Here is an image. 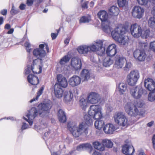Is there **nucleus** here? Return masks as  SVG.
<instances>
[{
    "label": "nucleus",
    "instance_id": "obj_1",
    "mask_svg": "<svg viewBox=\"0 0 155 155\" xmlns=\"http://www.w3.org/2000/svg\"><path fill=\"white\" fill-rule=\"evenodd\" d=\"M126 32L125 28L119 26L112 31L111 35L113 38L116 41L125 45L129 41V38L128 36L123 35Z\"/></svg>",
    "mask_w": 155,
    "mask_h": 155
},
{
    "label": "nucleus",
    "instance_id": "obj_2",
    "mask_svg": "<svg viewBox=\"0 0 155 155\" xmlns=\"http://www.w3.org/2000/svg\"><path fill=\"white\" fill-rule=\"evenodd\" d=\"M68 127L72 135L76 137H79L84 133L86 134L88 133L87 129L85 127L83 123L80 124L78 126L75 123L70 122L68 124Z\"/></svg>",
    "mask_w": 155,
    "mask_h": 155
},
{
    "label": "nucleus",
    "instance_id": "obj_3",
    "mask_svg": "<svg viewBox=\"0 0 155 155\" xmlns=\"http://www.w3.org/2000/svg\"><path fill=\"white\" fill-rule=\"evenodd\" d=\"M124 108L125 112L130 116L136 117L139 114V110L136 105L130 100L125 103Z\"/></svg>",
    "mask_w": 155,
    "mask_h": 155
},
{
    "label": "nucleus",
    "instance_id": "obj_4",
    "mask_svg": "<svg viewBox=\"0 0 155 155\" xmlns=\"http://www.w3.org/2000/svg\"><path fill=\"white\" fill-rule=\"evenodd\" d=\"M101 108L98 105L91 106L88 113L89 115L95 120H100L103 117Z\"/></svg>",
    "mask_w": 155,
    "mask_h": 155
},
{
    "label": "nucleus",
    "instance_id": "obj_5",
    "mask_svg": "<svg viewBox=\"0 0 155 155\" xmlns=\"http://www.w3.org/2000/svg\"><path fill=\"white\" fill-rule=\"evenodd\" d=\"M139 77V73L138 71H132L127 76V82L129 85L134 86L137 84Z\"/></svg>",
    "mask_w": 155,
    "mask_h": 155
},
{
    "label": "nucleus",
    "instance_id": "obj_6",
    "mask_svg": "<svg viewBox=\"0 0 155 155\" xmlns=\"http://www.w3.org/2000/svg\"><path fill=\"white\" fill-rule=\"evenodd\" d=\"M114 118L115 122L118 125L124 127L127 125V119L124 113L118 112L115 114Z\"/></svg>",
    "mask_w": 155,
    "mask_h": 155
},
{
    "label": "nucleus",
    "instance_id": "obj_7",
    "mask_svg": "<svg viewBox=\"0 0 155 155\" xmlns=\"http://www.w3.org/2000/svg\"><path fill=\"white\" fill-rule=\"evenodd\" d=\"M51 107V104L50 103H41L39 104L38 107L39 115L43 117L46 114L49 113Z\"/></svg>",
    "mask_w": 155,
    "mask_h": 155
},
{
    "label": "nucleus",
    "instance_id": "obj_8",
    "mask_svg": "<svg viewBox=\"0 0 155 155\" xmlns=\"http://www.w3.org/2000/svg\"><path fill=\"white\" fill-rule=\"evenodd\" d=\"M103 41L102 40H97L89 46L90 51L96 52L101 50V52L103 53L105 51V48H103Z\"/></svg>",
    "mask_w": 155,
    "mask_h": 155
},
{
    "label": "nucleus",
    "instance_id": "obj_9",
    "mask_svg": "<svg viewBox=\"0 0 155 155\" xmlns=\"http://www.w3.org/2000/svg\"><path fill=\"white\" fill-rule=\"evenodd\" d=\"M39 47V48H37L34 50L33 53L34 55L40 59L44 57L45 55V52L44 50V47L46 48L47 52H49V48L48 45L46 44L45 45V46L44 44H40Z\"/></svg>",
    "mask_w": 155,
    "mask_h": 155
},
{
    "label": "nucleus",
    "instance_id": "obj_10",
    "mask_svg": "<svg viewBox=\"0 0 155 155\" xmlns=\"http://www.w3.org/2000/svg\"><path fill=\"white\" fill-rule=\"evenodd\" d=\"M130 31L132 35L136 38L141 36L142 32L141 27L137 23L131 25L130 28Z\"/></svg>",
    "mask_w": 155,
    "mask_h": 155
},
{
    "label": "nucleus",
    "instance_id": "obj_11",
    "mask_svg": "<svg viewBox=\"0 0 155 155\" xmlns=\"http://www.w3.org/2000/svg\"><path fill=\"white\" fill-rule=\"evenodd\" d=\"M130 93L131 96L135 99L140 98L143 94V89L139 86L132 87L130 89Z\"/></svg>",
    "mask_w": 155,
    "mask_h": 155
},
{
    "label": "nucleus",
    "instance_id": "obj_12",
    "mask_svg": "<svg viewBox=\"0 0 155 155\" xmlns=\"http://www.w3.org/2000/svg\"><path fill=\"white\" fill-rule=\"evenodd\" d=\"M38 113V112L37 109L35 107H33L28 111V113L26 115V116L28 119L24 117L23 118L24 119L28 122L30 126H31L33 124V119L37 115Z\"/></svg>",
    "mask_w": 155,
    "mask_h": 155
},
{
    "label": "nucleus",
    "instance_id": "obj_13",
    "mask_svg": "<svg viewBox=\"0 0 155 155\" xmlns=\"http://www.w3.org/2000/svg\"><path fill=\"white\" fill-rule=\"evenodd\" d=\"M144 12V8L139 6H135L132 9V14L133 16L140 19L143 16Z\"/></svg>",
    "mask_w": 155,
    "mask_h": 155
},
{
    "label": "nucleus",
    "instance_id": "obj_14",
    "mask_svg": "<svg viewBox=\"0 0 155 155\" xmlns=\"http://www.w3.org/2000/svg\"><path fill=\"white\" fill-rule=\"evenodd\" d=\"M58 82L55 85L57 84L60 87L66 88L68 84V82L66 78L61 74L58 75L57 77Z\"/></svg>",
    "mask_w": 155,
    "mask_h": 155
},
{
    "label": "nucleus",
    "instance_id": "obj_15",
    "mask_svg": "<svg viewBox=\"0 0 155 155\" xmlns=\"http://www.w3.org/2000/svg\"><path fill=\"white\" fill-rule=\"evenodd\" d=\"M41 61V59H36L33 61V64L32 65L34 69L33 72L34 73L40 74L42 71V67L40 65Z\"/></svg>",
    "mask_w": 155,
    "mask_h": 155
},
{
    "label": "nucleus",
    "instance_id": "obj_16",
    "mask_svg": "<svg viewBox=\"0 0 155 155\" xmlns=\"http://www.w3.org/2000/svg\"><path fill=\"white\" fill-rule=\"evenodd\" d=\"M134 57L140 61H144L146 57L145 51L139 49L135 50L133 53Z\"/></svg>",
    "mask_w": 155,
    "mask_h": 155
},
{
    "label": "nucleus",
    "instance_id": "obj_17",
    "mask_svg": "<svg viewBox=\"0 0 155 155\" xmlns=\"http://www.w3.org/2000/svg\"><path fill=\"white\" fill-rule=\"evenodd\" d=\"M100 97L99 95L95 92H91L88 97V101L91 104H96L99 101Z\"/></svg>",
    "mask_w": 155,
    "mask_h": 155
},
{
    "label": "nucleus",
    "instance_id": "obj_18",
    "mask_svg": "<svg viewBox=\"0 0 155 155\" xmlns=\"http://www.w3.org/2000/svg\"><path fill=\"white\" fill-rule=\"evenodd\" d=\"M144 84L145 88L149 91L155 90V82L152 79L148 78L145 79Z\"/></svg>",
    "mask_w": 155,
    "mask_h": 155
},
{
    "label": "nucleus",
    "instance_id": "obj_19",
    "mask_svg": "<svg viewBox=\"0 0 155 155\" xmlns=\"http://www.w3.org/2000/svg\"><path fill=\"white\" fill-rule=\"evenodd\" d=\"M71 67L76 70H78L81 68V62L80 59L78 58H72L71 61Z\"/></svg>",
    "mask_w": 155,
    "mask_h": 155
},
{
    "label": "nucleus",
    "instance_id": "obj_20",
    "mask_svg": "<svg viewBox=\"0 0 155 155\" xmlns=\"http://www.w3.org/2000/svg\"><path fill=\"white\" fill-rule=\"evenodd\" d=\"M81 81V78L77 75H74L70 79L69 81V84L72 87L79 85Z\"/></svg>",
    "mask_w": 155,
    "mask_h": 155
},
{
    "label": "nucleus",
    "instance_id": "obj_21",
    "mask_svg": "<svg viewBox=\"0 0 155 155\" xmlns=\"http://www.w3.org/2000/svg\"><path fill=\"white\" fill-rule=\"evenodd\" d=\"M106 53L108 56L112 57L114 56L117 53L116 45L114 44H112L107 48Z\"/></svg>",
    "mask_w": 155,
    "mask_h": 155
},
{
    "label": "nucleus",
    "instance_id": "obj_22",
    "mask_svg": "<svg viewBox=\"0 0 155 155\" xmlns=\"http://www.w3.org/2000/svg\"><path fill=\"white\" fill-rule=\"evenodd\" d=\"M54 90L55 97L60 99L63 97L64 91L61 88L58 87V85L57 84L54 85Z\"/></svg>",
    "mask_w": 155,
    "mask_h": 155
},
{
    "label": "nucleus",
    "instance_id": "obj_23",
    "mask_svg": "<svg viewBox=\"0 0 155 155\" xmlns=\"http://www.w3.org/2000/svg\"><path fill=\"white\" fill-rule=\"evenodd\" d=\"M122 150L126 155H131L134 152V149L133 146L126 144L122 147Z\"/></svg>",
    "mask_w": 155,
    "mask_h": 155
},
{
    "label": "nucleus",
    "instance_id": "obj_24",
    "mask_svg": "<svg viewBox=\"0 0 155 155\" xmlns=\"http://www.w3.org/2000/svg\"><path fill=\"white\" fill-rule=\"evenodd\" d=\"M115 130V127L112 124H107L103 128V130L106 134H112Z\"/></svg>",
    "mask_w": 155,
    "mask_h": 155
},
{
    "label": "nucleus",
    "instance_id": "obj_25",
    "mask_svg": "<svg viewBox=\"0 0 155 155\" xmlns=\"http://www.w3.org/2000/svg\"><path fill=\"white\" fill-rule=\"evenodd\" d=\"M126 60L122 57H117L115 60V65L117 68H121L126 63Z\"/></svg>",
    "mask_w": 155,
    "mask_h": 155
},
{
    "label": "nucleus",
    "instance_id": "obj_26",
    "mask_svg": "<svg viewBox=\"0 0 155 155\" xmlns=\"http://www.w3.org/2000/svg\"><path fill=\"white\" fill-rule=\"evenodd\" d=\"M28 82L33 85H36L39 83L38 78L32 74H29L27 77Z\"/></svg>",
    "mask_w": 155,
    "mask_h": 155
},
{
    "label": "nucleus",
    "instance_id": "obj_27",
    "mask_svg": "<svg viewBox=\"0 0 155 155\" xmlns=\"http://www.w3.org/2000/svg\"><path fill=\"white\" fill-rule=\"evenodd\" d=\"M97 16L103 22L107 21L108 15L105 11H101L97 13Z\"/></svg>",
    "mask_w": 155,
    "mask_h": 155
},
{
    "label": "nucleus",
    "instance_id": "obj_28",
    "mask_svg": "<svg viewBox=\"0 0 155 155\" xmlns=\"http://www.w3.org/2000/svg\"><path fill=\"white\" fill-rule=\"evenodd\" d=\"M81 76L82 81H87L90 77V74L88 70L84 69L81 72Z\"/></svg>",
    "mask_w": 155,
    "mask_h": 155
},
{
    "label": "nucleus",
    "instance_id": "obj_29",
    "mask_svg": "<svg viewBox=\"0 0 155 155\" xmlns=\"http://www.w3.org/2000/svg\"><path fill=\"white\" fill-rule=\"evenodd\" d=\"M89 149L90 150L89 153H91V152L93 150V148L91 145L89 143H83L79 145L77 147V150L78 151H80L84 149Z\"/></svg>",
    "mask_w": 155,
    "mask_h": 155
},
{
    "label": "nucleus",
    "instance_id": "obj_30",
    "mask_svg": "<svg viewBox=\"0 0 155 155\" xmlns=\"http://www.w3.org/2000/svg\"><path fill=\"white\" fill-rule=\"evenodd\" d=\"M77 50L80 54H87L90 51L89 46L87 45H82L79 46L78 47Z\"/></svg>",
    "mask_w": 155,
    "mask_h": 155
},
{
    "label": "nucleus",
    "instance_id": "obj_31",
    "mask_svg": "<svg viewBox=\"0 0 155 155\" xmlns=\"http://www.w3.org/2000/svg\"><path fill=\"white\" fill-rule=\"evenodd\" d=\"M93 145L94 148L100 151H103L105 149V147L104 146L103 143H101L98 141L93 142Z\"/></svg>",
    "mask_w": 155,
    "mask_h": 155
},
{
    "label": "nucleus",
    "instance_id": "obj_32",
    "mask_svg": "<svg viewBox=\"0 0 155 155\" xmlns=\"http://www.w3.org/2000/svg\"><path fill=\"white\" fill-rule=\"evenodd\" d=\"M58 116L60 122L64 123L66 121V116L64 111L60 109L59 110Z\"/></svg>",
    "mask_w": 155,
    "mask_h": 155
},
{
    "label": "nucleus",
    "instance_id": "obj_33",
    "mask_svg": "<svg viewBox=\"0 0 155 155\" xmlns=\"http://www.w3.org/2000/svg\"><path fill=\"white\" fill-rule=\"evenodd\" d=\"M110 22L108 21H105L102 23V27L104 32L108 33L110 32Z\"/></svg>",
    "mask_w": 155,
    "mask_h": 155
},
{
    "label": "nucleus",
    "instance_id": "obj_34",
    "mask_svg": "<svg viewBox=\"0 0 155 155\" xmlns=\"http://www.w3.org/2000/svg\"><path fill=\"white\" fill-rule=\"evenodd\" d=\"M109 11L110 15L114 16L118 15L119 12V8L114 6L111 7L109 9Z\"/></svg>",
    "mask_w": 155,
    "mask_h": 155
},
{
    "label": "nucleus",
    "instance_id": "obj_35",
    "mask_svg": "<svg viewBox=\"0 0 155 155\" xmlns=\"http://www.w3.org/2000/svg\"><path fill=\"white\" fill-rule=\"evenodd\" d=\"M73 97L72 93L71 91H66L64 93V100L66 101H71Z\"/></svg>",
    "mask_w": 155,
    "mask_h": 155
},
{
    "label": "nucleus",
    "instance_id": "obj_36",
    "mask_svg": "<svg viewBox=\"0 0 155 155\" xmlns=\"http://www.w3.org/2000/svg\"><path fill=\"white\" fill-rule=\"evenodd\" d=\"M104 124L103 120H97L95 122L94 126L95 128L98 130H101Z\"/></svg>",
    "mask_w": 155,
    "mask_h": 155
},
{
    "label": "nucleus",
    "instance_id": "obj_37",
    "mask_svg": "<svg viewBox=\"0 0 155 155\" xmlns=\"http://www.w3.org/2000/svg\"><path fill=\"white\" fill-rule=\"evenodd\" d=\"M102 143L105 147L108 148H111L113 145V142L110 140L104 139L102 140Z\"/></svg>",
    "mask_w": 155,
    "mask_h": 155
},
{
    "label": "nucleus",
    "instance_id": "obj_38",
    "mask_svg": "<svg viewBox=\"0 0 155 155\" xmlns=\"http://www.w3.org/2000/svg\"><path fill=\"white\" fill-rule=\"evenodd\" d=\"M148 25L149 27L155 29V17H150L148 21Z\"/></svg>",
    "mask_w": 155,
    "mask_h": 155
},
{
    "label": "nucleus",
    "instance_id": "obj_39",
    "mask_svg": "<svg viewBox=\"0 0 155 155\" xmlns=\"http://www.w3.org/2000/svg\"><path fill=\"white\" fill-rule=\"evenodd\" d=\"M113 63V61L111 58H107L104 59L103 65L104 66L107 67L112 64Z\"/></svg>",
    "mask_w": 155,
    "mask_h": 155
},
{
    "label": "nucleus",
    "instance_id": "obj_40",
    "mask_svg": "<svg viewBox=\"0 0 155 155\" xmlns=\"http://www.w3.org/2000/svg\"><path fill=\"white\" fill-rule=\"evenodd\" d=\"M148 96V100L153 102L155 101V89L150 91Z\"/></svg>",
    "mask_w": 155,
    "mask_h": 155
},
{
    "label": "nucleus",
    "instance_id": "obj_41",
    "mask_svg": "<svg viewBox=\"0 0 155 155\" xmlns=\"http://www.w3.org/2000/svg\"><path fill=\"white\" fill-rule=\"evenodd\" d=\"M147 48V44L146 43L142 42L140 41L139 43L138 47L137 49L145 51V50Z\"/></svg>",
    "mask_w": 155,
    "mask_h": 155
},
{
    "label": "nucleus",
    "instance_id": "obj_42",
    "mask_svg": "<svg viewBox=\"0 0 155 155\" xmlns=\"http://www.w3.org/2000/svg\"><path fill=\"white\" fill-rule=\"evenodd\" d=\"M79 104L80 107L83 109H84L86 107L87 101L84 98H81L79 101Z\"/></svg>",
    "mask_w": 155,
    "mask_h": 155
},
{
    "label": "nucleus",
    "instance_id": "obj_43",
    "mask_svg": "<svg viewBox=\"0 0 155 155\" xmlns=\"http://www.w3.org/2000/svg\"><path fill=\"white\" fill-rule=\"evenodd\" d=\"M127 85L124 83H120L119 85V89L120 92L122 94L125 92L127 89Z\"/></svg>",
    "mask_w": 155,
    "mask_h": 155
},
{
    "label": "nucleus",
    "instance_id": "obj_44",
    "mask_svg": "<svg viewBox=\"0 0 155 155\" xmlns=\"http://www.w3.org/2000/svg\"><path fill=\"white\" fill-rule=\"evenodd\" d=\"M44 87L42 86L40 88V90L38 91L37 93V94L35 98H34L30 100V102L32 103L33 101H35L36 100H37L39 97L41 95L42 92L44 89Z\"/></svg>",
    "mask_w": 155,
    "mask_h": 155
},
{
    "label": "nucleus",
    "instance_id": "obj_45",
    "mask_svg": "<svg viewBox=\"0 0 155 155\" xmlns=\"http://www.w3.org/2000/svg\"><path fill=\"white\" fill-rule=\"evenodd\" d=\"M36 1L37 4H39L42 2L43 0H27L26 4L28 6H31L33 4V2Z\"/></svg>",
    "mask_w": 155,
    "mask_h": 155
},
{
    "label": "nucleus",
    "instance_id": "obj_46",
    "mask_svg": "<svg viewBox=\"0 0 155 155\" xmlns=\"http://www.w3.org/2000/svg\"><path fill=\"white\" fill-rule=\"evenodd\" d=\"M69 60V57L68 55H66L61 59L60 61V63L62 65L64 64L65 63L68 62Z\"/></svg>",
    "mask_w": 155,
    "mask_h": 155
},
{
    "label": "nucleus",
    "instance_id": "obj_47",
    "mask_svg": "<svg viewBox=\"0 0 155 155\" xmlns=\"http://www.w3.org/2000/svg\"><path fill=\"white\" fill-rule=\"evenodd\" d=\"M150 31L149 29H147L144 30L143 34L141 35L143 38H147L150 36Z\"/></svg>",
    "mask_w": 155,
    "mask_h": 155
},
{
    "label": "nucleus",
    "instance_id": "obj_48",
    "mask_svg": "<svg viewBox=\"0 0 155 155\" xmlns=\"http://www.w3.org/2000/svg\"><path fill=\"white\" fill-rule=\"evenodd\" d=\"M138 3L140 5H147L149 3V0H137Z\"/></svg>",
    "mask_w": 155,
    "mask_h": 155
},
{
    "label": "nucleus",
    "instance_id": "obj_49",
    "mask_svg": "<svg viewBox=\"0 0 155 155\" xmlns=\"http://www.w3.org/2000/svg\"><path fill=\"white\" fill-rule=\"evenodd\" d=\"M126 65L124 68V70L126 71H128L131 68L132 66V64L130 62H127L126 61Z\"/></svg>",
    "mask_w": 155,
    "mask_h": 155
},
{
    "label": "nucleus",
    "instance_id": "obj_50",
    "mask_svg": "<svg viewBox=\"0 0 155 155\" xmlns=\"http://www.w3.org/2000/svg\"><path fill=\"white\" fill-rule=\"evenodd\" d=\"M90 20V18L88 17L83 16L81 18L80 22L83 23L88 22Z\"/></svg>",
    "mask_w": 155,
    "mask_h": 155
},
{
    "label": "nucleus",
    "instance_id": "obj_51",
    "mask_svg": "<svg viewBox=\"0 0 155 155\" xmlns=\"http://www.w3.org/2000/svg\"><path fill=\"white\" fill-rule=\"evenodd\" d=\"M126 2V0H117L118 4L120 7H123L125 6Z\"/></svg>",
    "mask_w": 155,
    "mask_h": 155
},
{
    "label": "nucleus",
    "instance_id": "obj_52",
    "mask_svg": "<svg viewBox=\"0 0 155 155\" xmlns=\"http://www.w3.org/2000/svg\"><path fill=\"white\" fill-rule=\"evenodd\" d=\"M84 118L86 119L85 123L88 125H91L92 123V121L88 115H85Z\"/></svg>",
    "mask_w": 155,
    "mask_h": 155
},
{
    "label": "nucleus",
    "instance_id": "obj_53",
    "mask_svg": "<svg viewBox=\"0 0 155 155\" xmlns=\"http://www.w3.org/2000/svg\"><path fill=\"white\" fill-rule=\"evenodd\" d=\"M34 69L33 67H32V65L30 66L28 65L27 66V68L25 69V73L26 74H28L31 72V71L33 72V69Z\"/></svg>",
    "mask_w": 155,
    "mask_h": 155
},
{
    "label": "nucleus",
    "instance_id": "obj_54",
    "mask_svg": "<svg viewBox=\"0 0 155 155\" xmlns=\"http://www.w3.org/2000/svg\"><path fill=\"white\" fill-rule=\"evenodd\" d=\"M19 12V10L18 9H15L14 5H12V9L10 11L11 14L12 15H14L18 14Z\"/></svg>",
    "mask_w": 155,
    "mask_h": 155
},
{
    "label": "nucleus",
    "instance_id": "obj_55",
    "mask_svg": "<svg viewBox=\"0 0 155 155\" xmlns=\"http://www.w3.org/2000/svg\"><path fill=\"white\" fill-rule=\"evenodd\" d=\"M135 105H136V107H138L139 108H141L143 107L144 105V103L143 102H142L140 101H136L135 103Z\"/></svg>",
    "mask_w": 155,
    "mask_h": 155
},
{
    "label": "nucleus",
    "instance_id": "obj_56",
    "mask_svg": "<svg viewBox=\"0 0 155 155\" xmlns=\"http://www.w3.org/2000/svg\"><path fill=\"white\" fill-rule=\"evenodd\" d=\"M150 48L155 53V41L150 43Z\"/></svg>",
    "mask_w": 155,
    "mask_h": 155
},
{
    "label": "nucleus",
    "instance_id": "obj_57",
    "mask_svg": "<svg viewBox=\"0 0 155 155\" xmlns=\"http://www.w3.org/2000/svg\"><path fill=\"white\" fill-rule=\"evenodd\" d=\"M25 46L26 47L27 52L30 53L31 51V49H29V47L30 46V44L28 42H26L25 44Z\"/></svg>",
    "mask_w": 155,
    "mask_h": 155
},
{
    "label": "nucleus",
    "instance_id": "obj_58",
    "mask_svg": "<svg viewBox=\"0 0 155 155\" xmlns=\"http://www.w3.org/2000/svg\"><path fill=\"white\" fill-rule=\"evenodd\" d=\"M88 2L87 1H85L84 3L82 4L81 5V7L83 9H86L88 8Z\"/></svg>",
    "mask_w": 155,
    "mask_h": 155
},
{
    "label": "nucleus",
    "instance_id": "obj_59",
    "mask_svg": "<svg viewBox=\"0 0 155 155\" xmlns=\"http://www.w3.org/2000/svg\"><path fill=\"white\" fill-rule=\"evenodd\" d=\"M28 127V126L26 123H23V124L22 125L21 129L22 130H25Z\"/></svg>",
    "mask_w": 155,
    "mask_h": 155
},
{
    "label": "nucleus",
    "instance_id": "obj_60",
    "mask_svg": "<svg viewBox=\"0 0 155 155\" xmlns=\"http://www.w3.org/2000/svg\"><path fill=\"white\" fill-rule=\"evenodd\" d=\"M25 5L24 4H21L19 6V8L21 10H24L25 9L26 7Z\"/></svg>",
    "mask_w": 155,
    "mask_h": 155
},
{
    "label": "nucleus",
    "instance_id": "obj_61",
    "mask_svg": "<svg viewBox=\"0 0 155 155\" xmlns=\"http://www.w3.org/2000/svg\"><path fill=\"white\" fill-rule=\"evenodd\" d=\"M106 107H107V110L109 111H111L113 109L112 107L108 104H107L106 105Z\"/></svg>",
    "mask_w": 155,
    "mask_h": 155
},
{
    "label": "nucleus",
    "instance_id": "obj_62",
    "mask_svg": "<svg viewBox=\"0 0 155 155\" xmlns=\"http://www.w3.org/2000/svg\"><path fill=\"white\" fill-rule=\"evenodd\" d=\"M58 35V34L54 33H52L51 34V36L53 40L55 39Z\"/></svg>",
    "mask_w": 155,
    "mask_h": 155
},
{
    "label": "nucleus",
    "instance_id": "obj_63",
    "mask_svg": "<svg viewBox=\"0 0 155 155\" xmlns=\"http://www.w3.org/2000/svg\"><path fill=\"white\" fill-rule=\"evenodd\" d=\"M1 14L4 15H6L7 13V10L6 9H4L2 10L1 11Z\"/></svg>",
    "mask_w": 155,
    "mask_h": 155
},
{
    "label": "nucleus",
    "instance_id": "obj_64",
    "mask_svg": "<svg viewBox=\"0 0 155 155\" xmlns=\"http://www.w3.org/2000/svg\"><path fill=\"white\" fill-rule=\"evenodd\" d=\"M151 12L152 14L153 15V17H155V5H154L152 9Z\"/></svg>",
    "mask_w": 155,
    "mask_h": 155
}]
</instances>
